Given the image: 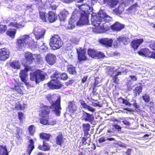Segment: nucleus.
Returning <instances> with one entry per match:
<instances>
[{
	"label": "nucleus",
	"mask_w": 155,
	"mask_h": 155,
	"mask_svg": "<svg viewBox=\"0 0 155 155\" xmlns=\"http://www.w3.org/2000/svg\"><path fill=\"white\" fill-rule=\"evenodd\" d=\"M112 18L107 15L104 11L100 10L97 15H91L92 24L96 28L93 31L96 33L105 32L109 28V23L112 20Z\"/></svg>",
	"instance_id": "nucleus-1"
},
{
	"label": "nucleus",
	"mask_w": 155,
	"mask_h": 155,
	"mask_svg": "<svg viewBox=\"0 0 155 155\" xmlns=\"http://www.w3.org/2000/svg\"><path fill=\"white\" fill-rule=\"evenodd\" d=\"M85 6V5L82 6V8H84L85 9L81 13V17L80 19L77 23L72 19L73 16H72L71 17V19L69 21L68 25V28L69 29H72L75 27L76 24L77 25L79 26L88 24L89 22L88 20L89 15L90 14V12L91 11L90 10L88 11V10H87V9H86V8L84 7Z\"/></svg>",
	"instance_id": "nucleus-2"
},
{
	"label": "nucleus",
	"mask_w": 155,
	"mask_h": 155,
	"mask_svg": "<svg viewBox=\"0 0 155 155\" xmlns=\"http://www.w3.org/2000/svg\"><path fill=\"white\" fill-rule=\"evenodd\" d=\"M37 42L28 35H24L17 39V46L19 50L25 48H30L33 49L37 47Z\"/></svg>",
	"instance_id": "nucleus-3"
},
{
	"label": "nucleus",
	"mask_w": 155,
	"mask_h": 155,
	"mask_svg": "<svg viewBox=\"0 0 155 155\" xmlns=\"http://www.w3.org/2000/svg\"><path fill=\"white\" fill-rule=\"evenodd\" d=\"M46 98L49 101L50 103H51V109H52L54 114L57 116H58L60 115L61 110V98L60 97H58L57 99L55 102H53L51 99L52 97L51 94H48L46 96Z\"/></svg>",
	"instance_id": "nucleus-4"
},
{
	"label": "nucleus",
	"mask_w": 155,
	"mask_h": 155,
	"mask_svg": "<svg viewBox=\"0 0 155 155\" xmlns=\"http://www.w3.org/2000/svg\"><path fill=\"white\" fill-rule=\"evenodd\" d=\"M60 75L61 74L58 72L56 71L51 76L52 80L48 84L50 88L57 89L61 87V84L59 82Z\"/></svg>",
	"instance_id": "nucleus-5"
},
{
	"label": "nucleus",
	"mask_w": 155,
	"mask_h": 155,
	"mask_svg": "<svg viewBox=\"0 0 155 155\" xmlns=\"http://www.w3.org/2000/svg\"><path fill=\"white\" fill-rule=\"evenodd\" d=\"M51 107L48 106H44L41 109L40 114L41 118L40 119L41 124L44 125L49 124L48 120V114L50 111Z\"/></svg>",
	"instance_id": "nucleus-6"
},
{
	"label": "nucleus",
	"mask_w": 155,
	"mask_h": 155,
	"mask_svg": "<svg viewBox=\"0 0 155 155\" xmlns=\"http://www.w3.org/2000/svg\"><path fill=\"white\" fill-rule=\"evenodd\" d=\"M45 78V74L40 70H37L35 72L30 73V80L31 81H35L36 84L44 80Z\"/></svg>",
	"instance_id": "nucleus-7"
},
{
	"label": "nucleus",
	"mask_w": 155,
	"mask_h": 155,
	"mask_svg": "<svg viewBox=\"0 0 155 155\" xmlns=\"http://www.w3.org/2000/svg\"><path fill=\"white\" fill-rule=\"evenodd\" d=\"M63 44L60 37L57 35H54L51 39L50 44L54 50L59 48Z\"/></svg>",
	"instance_id": "nucleus-8"
},
{
	"label": "nucleus",
	"mask_w": 155,
	"mask_h": 155,
	"mask_svg": "<svg viewBox=\"0 0 155 155\" xmlns=\"http://www.w3.org/2000/svg\"><path fill=\"white\" fill-rule=\"evenodd\" d=\"M45 33V30L40 27H35L33 30L35 38L37 40L43 38Z\"/></svg>",
	"instance_id": "nucleus-9"
},
{
	"label": "nucleus",
	"mask_w": 155,
	"mask_h": 155,
	"mask_svg": "<svg viewBox=\"0 0 155 155\" xmlns=\"http://www.w3.org/2000/svg\"><path fill=\"white\" fill-rule=\"evenodd\" d=\"M122 42L125 45H127L130 42L129 39L127 37L123 36H120L117 37V40L114 42V45L115 47L120 44V42Z\"/></svg>",
	"instance_id": "nucleus-10"
},
{
	"label": "nucleus",
	"mask_w": 155,
	"mask_h": 155,
	"mask_svg": "<svg viewBox=\"0 0 155 155\" xmlns=\"http://www.w3.org/2000/svg\"><path fill=\"white\" fill-rule=\"evenodd\" d=\"M9 51L6 48H3L0 50V59L4 61L9 57Z\"/></svg>",
	"instance_id": "nucleus-11"
},
{
	"label": "nucleus",
	"mask_w": 155,
	"mask_h": 155,
	"mask_svg": "<svg viewBox=\"0 0 155 155\" xmlns=\"http://www.w3.org/2000/svg\"><path fill=\"white\" fill-rule=\"evenodd\" d=\"M28 70H27L26 68L25 69L21 70L19 74L21 80L25 83L26 85H28L29 84L28 82L27 81V80L26 79V78L28 76Z\"/></svg>",
	"instance_id": "nucleus-12"
},
{
	"label": "nucleus",
	"mask_w": 155,
	"mask_h": 155,
	"mask_svg": "<svg viewBox=\"0 0 155 155\" xmlns=\"http://www.w3.org/2000/svg\"><path fill=\"white\" fill-rule=\"evenodd\" d=\"M78 55V59L80 61L86 60L87 59L85 55V51L82 50L81 48H76Z\"/></svg>",
	"instance_id": "nucleus-13"
},
{
	"label": "nucleus",
	"mask_w": 155,
	"mask_h": 155,
	"mask_svg": "<svg viewBox=\"0 0 155 155\" xmlns=\"http://www.w3.org/2000/svg\"><path fill=\"white\" fill-rule=\"evenodd\" d=\"M56 57L55 55L51 54H48L46 56L47 62L50 65H53L55 63Z\"/></svg>",
	"instance_id": "nucleus-14"
},
{
	"label": "nucleus",
	"mask_w": 155,
	"mask_h": 155,
	"mask_svg": "<svg viewBox=\"0 0 155 155\" xmlns=\"http://www.w3.org/2000/svg\"><path fill=\"white\" fill-rule=\"evenodd\" d=\"M101 43L106 47H111L112 45L113 40L108 38H104L100 40Z\"/></svg>",
	"instance_id": "nucleus-15"
},
{
	"label": "nucleus",
	"mask_w": 155,
	"mask_h": 155,
	"mask_svg": "<svg viewBox=\"0 0 155 155\" xmlns=\"http://www.w3.org/2000/svg\"><path fill=\"white\" fill-rule=\"evenodd\" d=\"M82 117L85 121L91 123L94 120V117L92 114H91L86 112H84L83 115Z\"/></svg>",
	"instance_id": "nucleus-16"
},
{
	"label": "nucleus",
	"mask_w": 155,
	"mask_h": 155,
	"mask_svg": "<svg viewBox=\"0 0 155 155\" xmlns=\"http://www.w3.org/2000/svg\"><path fill=\"white\" fill-rule=\"evenodd\" d=\"M79 102L83 108L92 112H94L95 111V108L87 105L83 100H80L79 101Z\"/></svg>",
	"instance_id": "nucleus-17"
},
{
	"label": "nucleus",
	"mask_w": 155,
	"mask_h": 155,
	"mask_svg": "<svg viewBox=\"0 0 155 155\" xmlns=\"http://www.w3.org/2000/svg\"><path fill=\"white\" fill-rule=\"evenodd\" d=\"M68 110L71 113H73L77 109L76 106L74 101H71L68 103Z\"/></svg>",
	"instance_id": "nucleus-18"
},
{
	"label": "nucleus",
	"mask_w": 155,
	"mask_h": 155,
	"mask_svg": "<svg viewBox=\"0 0 155 155\" xmlns=\"http://www.w3.org/2000/svg\"><path fill=\"white\" fill-rule=\"evenodd\" d=\"M25 57L28 64L31 63L34 60V54L33 55L31 53L29 52L25 53Z\"/></svg>",
	"instance_id": "nucleus-19"
},
{
	"label": "nucleus",
	"mask_w": 155,
	"mask_h": 155,
	"mask_svg": "<svg viewBox=\"0 0 155 155\" xmlns=\"http://www.w3.org/2000/svg\"><path fill=\"white\" fill-rule=\"evenodd\" d=\"M103 1L104 4L111 8L114 7L117 4V0H103Z\"/></svg>",
	"instance_id": "nucleus-20"
},
{
	"label": "nucleus",
	"mask_w": 155,
	"mask_h": 155,
	"mask_svg": "<svg viewBox=\"0 0 155 155\" xmlns=\"http://www.w3.org/2000/svg\"><path fill=\"white\" fill-rule=\"evenodd\" d=\"M115 140V139L114 138H108L107 137H102L99 138L98 140L100 145L98 144L97 146L99 147H101V146H104L102 143L106 140L114 141Z\"/></svg>",
	"instance_id": "nucleus-21"
},
{
	"label": "nucleus",
	"mask_w": 155,
	"mask_h": 155,
	"mask_svg": "<svg viewBox=\"0 0 155 155\" xmlns=\"http://www.w3.org/2000/svg\"><path fill=\"white\" fill-rule=\"evenodd\" d=\"M143 41V39L134 40L131 42V45L134 49H137L139 46L142 44Z\"/></svg>",
	"instance_id": "nucleus-22"
},
{
	"label": "nucleus",
	"mask_w": 155,
	"mask_h": 155,
	"mask_svg": "<svg viewBox=\"0 0 155 155\" xmlns=\"http://www.w3.org/2000/svg\"><path fill=\"white\" fill-rule=\"evenodd\" d=\"M124 27L123 25H121L118 22H116L111 26V28L114 30L120 31Z\"/></svg>",
	"instance_id": "nucleus-23"
},
{
	"label": "nucleus",
	"mask_w": 155,
	"mask_h": 155,
	"mask_svg": "<svg viewBox=\"0 0 155 155\" xmlns=\"http://www.w3.org/2000/svg\"><path fill=\"white\" fill-rule=\"evenodd\" d=\"M48 19L50 22H54L56 20L57 16L56 14L53 12L50 11L48 14Z\"/></svg>",
	"instance_id": "nucleus-24"
},
{
	"label": "nucleus",
	"mask_w": 155,
	"mask_h": 155,
	"mask_svg": "<svg viewBox=\"0 0 155 155\" xmlns=\"http://www.w3.org/2000/svg\"><path fill=\"white\" fill-rule=\"evenodd\" d=\"M139 55L144 57H147L149 56L150 53L149 50L146 48L141 49L138 52Z\"/></svg>",
	"instance_id": "nucleus-25"
},
{
	"label": "nucleus",
	"mask_w": 155,
	"mask_h": 155,
	"mask_svg": "<svg viewBox=\"0 0 155 155\" xmlns=\"http://www.w3.org/2000/svg\"><path fill=\"white\" fill-rule=\"evenodd\" d=\"M97 0H88V3L86 4L87 5L86 6V9H87V10H88V9H89V10L92 11L93 10L92 6L96 3V2Z\"/></svg>",
	"instance_id": "nucleus-26"
},
{
	"label": "nucleus",
	"mask_w": 155,
	"mask_h": 155,
	"mask_svg": "<svg viewBox=\"0 0 155 155\" xmlns=\"http://www.w3.org/2000/svg\"><path fill=\"white\" fill-rule=\"evenodd\" d=\"M56 141L57 144L60 145H61L62 143H63L64 139L61 133H59L57 136L56 138Z\"/></svg>",
	"instance_id": "nucleus-27"
},
{
	"label": "nucleus",
	"mask_w": 155,
	"mask_h": 155,
	"mask_svg": "<svg viewBox=\"0 0 155 155\" xmlns=\"http://www.w3.org/2000/svg\"><path fill=\"white\" fill-rule=\"evenodd\" d=\"M0 155H8L7 149L5 146L0 145Z\"/></svg>",
	"instance_id": "nucleus-28"
},
{
	"label": "nucleus",
	"mask_w": 155,
	"mask_h": 155,
	"mask_svg": "<svg viewBox=\"0 0 155 155\" xmlns=\"http://www.w3.org/2000/svg\"><path fill=\"white\" fill-rule=\"evenodd\" d=\"M29 141L30 144L28 146V150L27 151V152L28 154V155H30L31 151L34 148L33 140L32 139H31L29 140Z\"/></svg>",
	"instance_id": "nucleus-29"
},
{
	"label": "nucleus",
	"mask_w": 155,
	"mask_h": 155,
	"mask_svg": "<svg viewBox=\"0 0 155 155\" xmlns=\"http://www.w3.org/2000/svg\"><path fill=\"white\" fill-rule=\"evenodd\" d=\"M16 32V30L15 29H10L7 31L6 34L9 37L12 38H14Z\"/></svg>",
	"instance_id": "nucleus-30"
},
{
	"label": "nucleus",
	"mask_w": 155,
	"mask_h": 155,
	"mask_svg": "<svg viewBox=\"0 0 155 155\" xmlns=\"http://www.w3.org/2000/svg\"><path fill=\"white\" fill-rule=\"evenodd\" d=\"M38 148L44 151L48 150L50 149L48 144L45 143L44 140L43 141V146L40 145L39 146Z\"/></svg>",
	"instance_id": "nucleus-31"
},
{
	"label": "nucleus",
	"mask_w": 155,
	"mask_h": 155,
	"mask_svg": "<svg viewBox=\"0 0 155 155\" xmlns=\"http://www.w3.org/2000/svg\"><path fill=\"white\" fill-rule=\"evenodd\" d=\"M10 66L14 69H19L20 68V64L18 61H15L11 63Z\"/></svg>",
	"instance_id": "nucleus-32"
},
{
	"label": "nucleus",
	"mask_w": 155,
	"mask_h": 155,
	"mask_svg": "<svg viewBox=\"0 0 155 155\" xmlns=\"http://www.w3.org/2000/svg\"><path fill=\"white\" fill-rule=\"evenodd\" d=\"M68 69L69 73L72 74H75L76 73L75 67L72 65H69L68 66Z\"/></svg>",
	"instance_id": "nucleus-33"
},
{
	"label": "nucleus",
	"mask_w": 155,
	"mask_h": 155,
	"mask_svg": "<svg viewBox=\"0 0 155 155\" xmlns=\"http://www.w3.org/2000/svg\"><path fill=\"white\" fill-rule=\"evenodd\" d=\"M68 14V12L66 11H64L61 12L59 16L60 20L62 21H65Z\"/></svg>",
	"instance_id": "nucleus-34"
},
{
	"label": "nucleus",
	"mask_w": 155,
	"mask_h": 155,
	"mask_svg": "<svg viewBox=\"0 0 155 155\" xmlns=\"http://www.w3.org/2000/svg\"><path fill=\"white\" fill-rule=\"evenodd\" d=\"M9 26L10 27L16 28H22L24 26L22 24L18 23L17 22L14 21L11 22L9 24Z\"/></svg>",
	"instance_id": "nucleus-35"
},
{
	"label": "nucleus",
	"mask_w": 155,
	"mask_h": 155,
	"mask_svg": "<svg viewBox=\"0 0 155 155\" xmlns=\"http://www.w3.org/2000/svg\"><path fill=\"white\" fill-rule=\"evenodd\" d=\"M124 10V5L121 4L119 5L118 8H116L114 10V12L117 14H120Z\"/></svg>",
	"instance_id": "nucleus-36"
},
{
	"label": "nucleus",
	"mask_w": 155,
	"mask_h": 155,
	"mask_svg": "<svg viewBox=\"0 0 155 155\" xmlns=\"http://www.w3.org/2000/svg\"><path fill=\"white\" fill-rule=\"evenodd\" d=\"M84 132V134L87 135L88 134V132L89 130L90 125L88 123L84 124L83 125Z\"/></svg>",
	"instance_id": "nucleus-37"
},
{
	"label": "nucleus",
	"mask_w": 155,
	"mask_h": 155,
	"mask_svg": "<svg viewBox=\"0 0 155 155\" xmlns=\"http://www.w3.org/2000/svg\"><path fill=\"white\" fill-rule=\"evenodd\" d=\"M39 16L41 19L44 21H47V14L43 12H39Z\"/></svg>",
	"instance_id": "nucleus-38"
},
{
	"label": "nucleus",
	"mask_w": 155,
	"mask_h": 155,
	"mask_svg": "<svg viewBox=\"0 0 155 155\" xmlns=\"http://www.w3.org/2000/svg\"><path fill=\"white\" fill-rule=\"evenodd\" d=\"M97 51L94 49H89L88 50V54L92 58L95 57Z\"/></svg>",
	"instance_id": "nucleus-39"
},
{
	"label": "nucleus",
	"mask_w": 155,
	"mask_h": 155,
	"mask_svg": "<svg viewBox=\"0 0 155 155\" xmlns=\"http://www.w3.org/2000/svg\"><path fill=\"white\" fill-rule=\"evenodd\" d=\"M142 87L141 86L137 87L135 88L134 90V93H135L136 96L137 95V94H139L140 93L142 92Z\"/></svg>",
	"instance_id": "nucleus-40"
},
{
	"label": "nucleus",
	"mask_w": 155,
	"mask_h": 155,
	"mask_svg": "<svg viewBox=\"0 0 155 155\" xmlns=\"http://www.w3.org/2000/svg\"><path fill=\"white\" fill-rule=\"evenodd\" d=\"M40 136L42 139L48 140L50 137V135L45 133H42L40 134Z\"/></svg>",
	"instance_id": "nucleus-41"
},
{
	"label": "nucleus",
	"mask_w": 155,
	"mask_h": 155,
	"mask_svg": "<svg viewBox=\"0 0 155 155\" xmlns=\"http://www.w3.org/2000/svg\"><path fill=\"white\" fill-rule=\"evenodd\" d=\"M28 130L30 134L33 135L35 130V127L33 125L30 126L28 128Z\"/></svg>",
	"instance_id": "nucleus-42"
},
{
	"label": "nucleus",
	"mask_w": 155,
	"mask_h": 155,
	"mask_svg": "<svg viewBox=\"0 0 155 155\" xmlns=\"http://www.w3.org/2000/svg\"><path fill=\"white\" fill-rule=\"evenodd\" d=\"M74 53L71 50L68 52V55L67 56L68 59L70 60H71L73 58Z\"/></svg>",
	"instance_id": "nucleus-43"
},
{
	"label": "nucleus",
	"mask_w": 155,
	"mask_h": 155,
	"mask_svg": "<svg viewBox=\"0 0 155 155\" xmlns=\"http://www.w3.org/2000/svg\"><path fill=\"white\" fill-rule=\"evenodd\" d=\"M149 47L152 50H153V51H155V42H152L150 45ZM152 56L153 58H155V53H153Z\"/></svg>",
	"instance_id": "nucleus-44"
},
{
	"label": "nucleus",
	"mask_w": 155,
	"mask_h": 155,
	"mask_svg": "<svg viewBox=\"0 0 155 155\" xmlns=\"http://www.w3.org/2000/svg\"><path fill=\"white\" fill-rule=\"evenodd\" d=\"M11 89L15 90L16 91L21 94H23L22 90L18 86H16L15 85L14 87L12 88Z\"/></svg>",
	"instance_id": "nucleus-45"
},
{
	"label": "nucleus",
	"mask_w": 155,
	"mask_h": 155,
	"mask_svg": "<svg viewBox=\"0 0 155 155\" xmlns=\"http://www.w3.org/2000/svg\"><path fill=\"white\" fill-rule=\"evenodd\" d=\"M105 57V55L104 53L101 52L97 51L95 57H97L98 58H104Z\"/></svg>",
	"instance_id": "nucleus-46"
},
{
	"label": "nucleus",
	"mask_w": 155,
	"mask_h": 155,
	"mask_svg": "<svg viewBox=\"0 0 155 155\" xmlns=\"http://www.w3.org/2000/svg\"><path fill=\"white\" fill-rule=\"evenodd\" d=\"M101 80H99L98 77H97L95 79V82L94 84V88H95L97 86H98L100 85H98V84L101 82Z\"/></svg>",
	"instance_id": "nucleus-47"
},
{
	"label": "nucleus",
	"mask_w": 155,
	"mask_h": 155,
	"mask_svg": "<svg viewBox=\"0 0 155 155\" xmlns=\"http://www.w3.org/2000/svg\"><path fill=\"white\" fill-rule=\"evenodd\" d=\"M122 101V103L126 105L130 106L131 105V104L128 101L127 99L123 98L121 97L120 98Z\"/></svg>",
	"instance_id": "nucleus-48"
},
{
	"label": "nucleus",
	"mask_w": 155,
	"mask_h": 155,
	"mask_svg": "<svg viewBox=\"0 0 155 155\" xmlns=\"http://www.w3.org/2000/svg\"><path fill=\"white\" fill-rule=\"evenodd\" d=\"M68 78V77L66 74L63 73L62 74H61L60 79L65 80L67 79Z\"/></svg>",
	"instance_id": "nucleus-49"
},
{
	"label": "nucleus",
	"mask_w": 155,
	"mask_h": 155,
	"mask_svg": "<svg viewBox=\"0 0 155 155\" xmlns=\"http://www.w3.org/2000/svg\"><path fill=\"white\" fill-rule=\"evenodd\" d=\"M143 100L146 102H148L150 100V97L148 95L145 94L142 96Z\"/></svg>",
	"instance_id": "nucleus-50"
},
{
	"label": "nucleus",
	"mask_w": 155,
	"mask_h": 155,
	"mask_svg": "<svg viewBox=\"0 0 155 155\" xmlns=\"http://www.w3.org/2000/svg\"><path fill=\"white\" fill-rule=\"evenodd\" d=\"M15 109L16 110H21L23 109L19 103H16Z\"/></svg>",
	"instance_id": "nucleus-51"
},
{
	"label": "nucleus",
	"mask_w": 155,
	"mask_h": 155,
	"mask_svg": "<svg viewBox=\"0 0 155 155\" xmlns=\"http://www.w3.org/2000/svg\"><path fill=\"white\" fill-rule=\"evenodd\" d=\"M18 118L21 121L24 118V116L23 113L21 112L18 113Z\"/></svg>",
	"instance_id": "nucleus-52"
},
{
	"label": "nucleus",
	"mask_w": 155,
	"mask_h": 155,
	"mask_svg": "<svg viewBox=\"0 0 155 155\" xmlns=\"http://www.w3.org/2000/svg\"><path fill=\"white\" fill-rule=\"evenodd\" d=\"M7 28L6 25H0V29L1 31L5 32Z\"/></svg>",
	"instance_id": "nucleus-53"
},
{
	"label": "nucleus",
	"mask_w": 155,
	"mask_h": 155,
	"mask_svg": "<svg viewBox=\"0 0 155 155\" xmlns=\"http://www.w3.org/2000/svg\"><path fill=\"white\" fill-rule=\"evenodd\" d=\"M87 138L86 137L85 138H83L82 140L83 144L84 145L87 144L88 145H89V144L90 141H87Z\"/></svg>",
	"instance_id": "nucleus-54"
},
{
	"label": "nucleus",
	"mask_w": 155,
	"mask_h": 155,
	"mask_svg": "<svg viewBox=\"0 0 155 155\" xmlns=\"http://www.w3.org/2000/svg\"><path fill=\"white\" fill-rule=\"evenodd\" d=\"M34 59H36L38 61H40L41 60V57L39 55L34 54Z\"/></svg>",
	"instance_id": "nucleus-55"
},
{
	"label": "nucleus",
	"mask_w": 155,
	"mask_h": 155,
	"mask_svg": "<svg viewBox=\"0 0 155 155\" xmlns=\"http://www.w3.org/2000/svg\"><path fill=\"white\" fill-rule=\"evenodd\" d=\"M138 6V4L137 3H136L134 4L131 7H130V9H135Z\"/></svg>",
	"instance_id": "nucleus-56"
},
{
	"label": "nucleus",
	"mask_w": 155,
	"mask_h": 155,
	"mask_svg": "<svg viewBox=\"0 0 155 155\" xmlns=\"http://www.w3.org/2000/svg\"><path fill=\"white\" fill-rule=\"evenodd\" d=\"M130 77L133 81H136L137 80V78L136 76L130 75Z\"/></svg>",
	"instance_id": "nucleus-57"
},
{
	"label": "nucleus",
	"mask_w": 155,
	"mask_h": 155,
	"mask_svg": "<svg viewBox=\"0 0 155 155\" xmlns=\"http://www.w3.org/2000/svg\"><path fill=\"white\" fill-rule=\"evenodd\" d=\"M122 122L124 125L127 126H129L130 124V122L127 120H123L122 121Z\"/></svg>",
	"instance_id": "nucleus-58"
},
{
	"label": "nucleus",
	"mask_w": 155,
	"mask_h": 155,
	"mask_svg": "<svg viewBox=\"0 0 155 155\" xmlns=\"http://www.w3.org/2000/svg\"><path fill=\"white\" fill-rule=\"evenodd\" d=\"M114 127L116 129H117L118 131H120L121 129V127L120 126L118 125L115 124Z\"/></svg>",
	"instance_id": "nucleus-59"
},
{
	"label": "nucleus",
	"mask_w": 155,
	"mask_h": 155,
	"mask_svg": "<svg viewBox=\"0 0 155 155\" xmlns=\"http://www.w3.org/2000/svg\"><path fill=\"white\" fill-rule=\"evenodd\" d=\"M88 78L87 76H85L82 79L81 82L82 83H84L86 81L87 79Z\"/></svg>",
	"instance_id": "nucleus-60"
},
{
	"label": "nucleus",
	"mask_w": 155,
	"mask_h": 155,
	"mask_svg": "<svg viewBox=\"0 0 155 155\" xmlns=\"http://www.w3.org/2000/svg\"><path fill=\"white\" fill-rule=\"evenodd\" d=\"M16 130L18 135L22 132V130L18 127H17Z\"/></svg>",
	"instance_id": "nucleus-61"
},
{
	"label": "nucleus",
	"mask_w": 155,
	"mask_h": 155,
	"mask_svg": "<svg viewBox=\"0 0 155 155\" xmlns=\"http://www.w3.org/2000/svg\"><path fill=\"white\" fill-rule=\"evenodd\" d=\"M74 0H61L62 2L65 3H70Z\"/></svg>",
	"instance_id": "nucleus-62"
},
{
	"label": "nucleus",
	"mask_w": 155,
	"mask_h": 155,
	"mask_svg": "<svg viewBox=\"0 0 155 155\" xmlns=\"http://www.w3.org/2000/svg\"><path fill=\"white\" fill-rule=\"evenodd\" d=\"M114 82L115 83H117L118 82L117 80V76H115L113 78V79Z\"/></svg>",
	"instance_id": "nucleus-63"
},
{
	"label": "nucleus",
	"mask_w": 155,
	"mask_h": 155,
	"mask_svg": "<svg viewBox=\"0 0 155 155\" xmlns=\"http://www.w3.org/2000/svg\"><path fill=\"white\" fill-rule=\"evenodd\" d=\"M131 150L130 149H128L126 152V153L128 155H130L131 154Z\"/></svg>",
	"instance_id": "nucleus-64"
}]
</instances>
